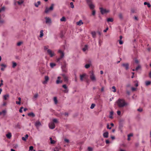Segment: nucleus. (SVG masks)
<instances>
[{"instance_id": "obj_45", "label": "nucleus", "mask_w": 151, "mask_h": 151, "mask_svg": "<svg viewBox=\"0 0 151 151\" xmlns=\"http://www.w3.org/2000/svg\"><path fill=\"white\" fill-rule=\"evenodd\" d=\"M37 4H35V6L37 7L38 6V5H39L40 4V1H38L37 2Z\"/></svg>"}, {"instance_id": "obj_62", "label": "nucleus", "mask_w": 151, "mask_h": 151, "mask_svg": "<svg viewBox=\"0 0 151 151\" xmlns=\"http://www.w3.org/2000/svg\"><path fill=\"white\" fill-rule=\"evenodd\" d=\"M104 90V87H102L101 89V92H103Z\"/></svg>"}, {"instance_id": "obj_37", "label": "nucleus", "mask_w": 151, "mask_h": 151, "mask_svg": "<svg viewBox=\"0 0 151 151\" xmlns=\"http://www.w3.org/2000/svg\"><path fill=\"white\" fill-rule=\"evenodd\" d=\"M113 21V19L112 18H108L107 19V21L108 22H112Z\"/></svg>"}, {"instance_id": "obj_13", "label": "nucleus", "mask_w": 151, "mask_h": 151, "mask_svg": "<svg viewBox=\"0 0 151 151\" xmlns=\"http://www.w3.org/2000/svg\"><path fill=\"white\" fill-rule=\"evenodd\" d=\"M86 76V74H85L80 75V79L81 81H83L84 78H86L85 77Z\"/></svg>"}, {"instance_id": "obj_10", "label": "nucleus", "mask_w": 151, "mask_h": 151, "mask_svg": "<svg viewBox=\"0 0 151 151\" xmlns=\"http://www.w3.org/2000/svg\"><path fill=\"white\" fill-rule=\"evenodd\" d=\"M45 81L42 82V83L44 84L47 83L49 80V78L48 76H45Z\"/></svg>"}, {"instance_id": "obj_20", "label": "nucleus", "mask_w": 151, "mask_h": 151, "mask_svg": "<svg viewBox=\"0 0 151 151\" xmlns=\"http://www.w3.org/2000/svg\"><path fill=\"white\" fill-rule=\"evenodd\" d=\"M91 34L92 35V37L93 38H95L96 35V32L94 31L92 32H91Z\"/></svg>"}, {"instance_id": "obj_27", "label": "nucleus", "mask_w": 151, "mask_h": 151, "mask_svg": "<svg viewBox=\"0 0 151 151\" xmlns=\"http://www.w3.org/2000/svg\"><path fill=\"white\" fill-rule=\"evenodd\" d=\"M114 112L113 111H111L110 112V115L109 117L111 119L113 118V114Z\"/></svg>"}, {"instance_id": "obj_49", "label": "nucleus", "mask_w": 151, "mask_h": 151, "mask_svg": "<svg viewBox=\"0 0 151 151\" xmlns=\"http://www.w3.org/2000/svg\"><path fill=\"white\" fill-rule=\"evenodd\" d=\"M119 18L121 19H122L123 18V16L122 14H119Z\"/></svg>"}, {"instance_id": "obj_8", "label": "nucleus", "mask_w": 151, "mask_h": 151, "mask_svg": "<svg viewBox=\"0 0 151 151\" xmlns=\"http://www.w3.org/2000/svg\"><path fill=\"white\" fill-rule=\"evenodd\" d=\"M45 19L46 20V23L47 24H50L51 23V20L50 18L49 17H45Z\"/></svg>"}, {"instance_id": "obj_7", "label": "nucleus", "mask_w": 151, "mask_h": 151, "mask_svg": "<svg viewBox=\"0 0 151 151\" xmlns=\"http://www.w3.org/2000/svg\"><path fill=\"white\" fill-rule=\"evenodd\" d=\"M47 52L51 57H52L55 55L54 52L50 49L47 50Z\"/></svg>"}, {"instance_id": "obj_63", "label": "nucleus", "mask_w": 151, "mask_h": 151, "mask_svg": "<svg viewBox=\"0 0 151 151\" xmlns=\"http://www.w3.org/2000/svg\"><path fill=\"white\" fill-rule=\"evenodd\" d=\"M106 142L107 144H109V141L108 140H106Z\"/></svg>"}, {"instance_id": "obj_28", "label": "nucleus", "mask_w": 151, "mask_h": 151, "mask_svg": "<svg viewBox=\"0 0 151 151\" xmlns=\"http://www.w3.org/2000/svg\"><path fill=\"white\" fill-rule=\"evenodd\" d=\"M50 143L51 144H54L55 143V141L54 140H52V139L51 137L50 138Z\"/></svg>"}, {"instance_id": "obj_64", "label": "nucleus", "mask_w": 151, "mask_h": 151, "mask_svg": "<svg viewBox=\"0 0 151 151\" xmlns=\"http://www.w3.org/2000/svg\"><path fill=\"white\" fill-rule=\"evenodd\" d=\"M6 104V102H4L3 104V106H5Z\"/></svg>"}, {"instance_id": "obj_60", "label": "nucleus", "mask_w": 151, "mask_h": 151, "mask_svg": "<svg viewBox=\"0 0 151 151\" xmlns=\"http://www.w3.org/2000/svg\"><path fill=\"white\" fill-rule=\"evenodd\" d=\"M1 83L0 84V87H1L2 85H3V81L1 80Z\"/></svg>"}, {"instance_id": "obj_53", "label": "nucleus", "mask_w": 151, "mask_h": 151, "mask_svg": "<svg viewBox=\"0 0 151 151\" xmlns=\"http://www.w3.org/2000/svg\"><path fill=\"white\" fill-rule=\"evenodd\" d=\"M117 113L118 115L119 116L121 114V112L120 111H117Z\"/></svg>"}, {"instance_id": "obj_1", "label": "nucleus", "mask_w": 151, "mask_h": 151, "mask_svg": "<svg viewBox=\"0 0 151 151\" xmlns=\"http://www.w3.org/2000/svg\"><path fill=\"white\" fill-rule=\"evenodd\" d=\"M116 103L118 106L120 108H123L128 105V104L125 102V100L123 99H119Z\"/></svg>"}, {"instance_id": "obj_50", "label": "nucleus", "mask_w": 151, "mask_h": 151, "mask_svg": "<svg viewBox=\"0 0 151 151\" xmlns=\"http://www.w3.org/2000/svg\"><path fill=\"white\" fill-rule=\"evenodd\" d=\"M1 66L2 67H4V68H5L6 67V65L3 63L1 64Z\"/></svg>"}, {"instance_id": "obj_18", "label": "nucleus", "mask_w": 151, "mask_h": 151, "mask_svg": "<svg viewBox=\"0 0 151 151\" xmlns=\"http://www.w3.org/2000/svg\"><path fill=\"white\" fill-rule=\"evenodd\" d=\"M6 111L5 110H3L2 111L0 112V116L3 115L4 116L5 115Z\"/></svg>"}, {"instance_id": "obj_2", "label": "nucleus", "mask_w": 151, "mask_h": 151, "mask_svg": "<svg viewBox=\"0 0 151 151\" xmlns=\"http://www.w3.org/2000/svg\"><path fill=\"white\" fill-rule=\"evenodd\" d=\"M58 122V121L57 119H54L52 120V122H51L49 124V127L51 129H53L55 127V123H57Z\"/></svg>"}, {"instance_id": "obj_61", "label": "nucleus", "mask_w": 151, "mask_h": 151, "mask_svg": "<svg viewBox=\"0 0 151 151\" xmlns=\"http://www.w3.org/2000/svg\"><path fill=\"white\" fill-rule=\"evenodd\" d=\"M64 140L65 142H66L67 143H68L69 142V140L67 139H64Z\"/></svg>"}, {"instance_id": "obj_14", "label": "nucleus", "mask_w": 151, "mask_h": 151, "mask_svg": "<svg viewBox=\"0 0 151 151\" xmlns=\"http://www.w3.org/2000/svg\"><path fill=\"white\" fill-rule=\"evenodd\" d=\"M62 87L65 89V90H64L63 92L65 93H68V90L67 89L68 88L66 85L65 84L63 85L62 86Z\"/></svg>"}, {"instance_id": "obj_23", "label": "nucleus", "mask_w": 151, "mask_h": 151, "mask_svg": "<svg viewBox=\"0 0 151 151\" xmlns=\"http://www.w3.org/2000/svg\"><path fill=\"white\" fill-rule=\"evenodd\" d=\"M6 137L9 139H10L12 137V134L10 133H9L6 134Z\"/></svg>"}, {"instance_id": "obj_56", "label": "nucleus", "mask_w": 151, "mask_h": 151, "mask_svg": "<svg viewBox=\"0 0 151 151\" xmlns=\"http://www.w3.org/2000/svg\"><path fill=\"white\" fill-rule=\"evenodd\" d=\"M133 135V134L132 133H131L128 135V137H132Z\"/></svg>"}, {"instance_id": "obj_29", "label": "nucleus", "mask_w": 151, "mask_h": 151, "mask_svg": "<svg viewBox=\"0 0 151 151\" xmlns=\"http://www.w3.org/2000/svg\"><path fill=\"white\" fill-rule=\"evenodd\" d=\"M60 21L61 22H65L66 21L65 17H63L61 19H60Z\"/></svg>"}, {"instance_id": "obj_54", "label": "nucleus", "mask_w": 151, "mask_h": 151, "mask_svg": "<svg viewBox=\"0 0 151 151\" xmlns=\"http://www.w3.org/2000/svg\"><path fill=\"white\" fill-rule=\"evenodd\" d=\"M140 68V66L139 65H138L137 67L136 68V71L138 70Z\"/></svg>"}, {"instance_id": "obj_52", "label": "nucleus", "mask_w": 151, "mask_h": 151, "mask_svg": "<svg viewBox=\"0 0 151 151\" xmlns=\"http://www.w3.org/2000/svg\"><path fill=\"white\" fill-rule=\"evenodd\" d=\"M120 44L122 45L123 44V41L122 40L119 39V40Z\"/></svg>"}, {"instance_id": "obj_9", "label": "nucleus", "mask_w": 151, "mask_h": 151, "mask_svg": "<svg viewBox=\"0 0 151 151\" xmlns=\"http://www.w3.org/2000/svg\"><path fill=\"white\" fill-rule=\"evenodd\" d=\"M129 65L128 63H123L122 65V66L124 67L126 70H127L129 69Z\"/></svg>"}, {"instance_id": "obj_39", "label": "nucleus", "mask_w": 151, "mask_h": 151, "mask_svg": "<svg viewBox=\"0 0 151 151\" xmlns=\"http://www.w3.org/2000/svg\"><path fill=\"white\" fill-rule=\"evenodd\" d=\"M88 4H90L92 3V0H86Z\"/></svg>"}, {"instance_id": "obj_31", "label": "nucleus", "mask_w": 151, "mask_h": 151, "mask_svg": "<svg viewBox=\"0 0 151 151\" xmlns=\"http://www.w3.org/2000/svg\"><path fill=\"white\" fill-rule=\"evenodd\" d=\"M43 30H41L40 31V37H42L43 36L44 34L43 33Z\"/></svg>"}, {"instance_id": "obj_58", "label": "nucleus", "mask_w": 151, "mask_h": 151, "mask_svg": "<svg viewBox=\"0 0 151 151\" xmlns=\"http://www.w3.org/2000/svg\"><path fill=\"white\" fill-rule=\"evenodd\" d=\"M22 43V42H19L17 43V45L18 46H20V45H21Z\"/></svg>"}, {"instance_id": "obj_36", "label": "nucleus", "mask_w": 151, "mask_h": 151, "mask_svg": "<svg viewBox=\"0 0 151 151\" xmlns=\"http://www.w3.org/2000/svg\"><path fill=\"white\" fill-rule=\"evenodd\" d=\"M29 151H35L33 150V147L32 146H31L29 147Z\"/></svg>"}, {"instance_id": "obj_42", "label": "nucleus", "mask_w": 151, "mask_h": 151, "mask_svg": "<svg viewBox=\"0 0 151 151\" xmlns=\"http://www.w3.org/2000/svg\"><path fill=\"white\" fill-rule=\"evenodd\" d=\"M90 66V65L89 64H87L85 65V67L87 69L89 68Z\"/></svg>"}, {"instance_id": "obj_40", "label": "nucleus", "mask_w": 151, "mask_h": 151, "mask_svg": "<svg viewBox=\"0 0 151 151\" xmlns=\"http://www.w3.org/2000/svg\"><path fill=\"white\" fill-rule=\"evenodd\" d=\"M5 10V8L4 6L2 7L0 9V13L1 12L4 11Z\"/></svg>"}, {"instance_id": "obj_4", "label": "nucleus", "mask_w": 151, "mask_h": 151, "mask_svg": "<svg viewBox=\"0 0 151 151\" xmlns=\"http://www.w3.org/2000/svg\"><path fill=\"white\" fill-rule=\"evenodd\" d=\"M91 75H90V78L92 81L95 82L96 81V78L95 75L93 72H90Z\"/></svg>"}, {"instance_id": "obj_33", "label": "nucleus", "mask_w": 151, "mask_h": 151, "mask_svg": "<svg viewBox=\"0 0 151 151\" xmlns=\"http://www.w3.org/2000/svg\"><path fill=\"white\" fill-rule=\"evenodd\" d=\"M24 2V1L22 0H21L19 1H17V2L18 3V4L19 5H20L22 4Z\"/></svg>"}, {"instance_id": "obj_34", "label": "nucleus", "mask_w": 151, "mask_h": 151, "mask_svg": "<svg viewBox=\"0 0 151 151\" xmlns=\"http://www.w3.org/2000/svg\"><path fill=\"white\" fill-rule=\"evenodd\" d=\"M50 66L51 68H53L56 65V64L53 63H51L50 64Z\"/></svg>"}, {"instance_id": "obj_3", "label": "nucleus", "mask_w": 151, "mask_h": 151, "mask_svg": "<svg viewBox=\"0 0 151 151\" xmlns=\"http://www.w3.org/2000/svg\"><path fill=\"white\" fill-rule=\"evenodd\" d=\"M58 53L60 54V57L56 59V61L59 62L64 56V54L63 52L61 50H59L58 51Z\"/></svg>"}, {"instance_id": "obj_16", "label": "nucleus", "mask_w": 151, "mask_h": 151, "mask_svg": "<svg viewBox=\"0 0 151 151\" xmlns=\"http://www.w3.org/2000/svg\"><path fill=\"white\" fill-rule=\"evenodd\" d=\"M90 9H93L95 7V6L92 3L88 5Z\"/></svg>"}, {"instance_id": "obj_17", "label": "nucleus", "mask_w": 151, "mask_h": 151, "mask_svg": "<svg viewBox=\"0 0 151 151\" xmlns=\"http://www.w3.org/2000/svg\"><path fill=\"white\" fill-rule=\"evenodd\" d=\"M109 133L107 132H106L103 133V136L104 138H108V137Z\"/></svg>"}, {"instance_id": "obj_11", "label": "nucleus", "mask_w": 151, "mask_h": 151, "mask_svg": "<svg viewBox=\"0 0 151 151\" xmlns=\"http://www.w3.org/2000/svg\"><path fill=\"white\" fill-rule=\"evenodd\" d=\"M35 126L38 128L41 125V124L39 121H37L35 122Z\"/></svg>"}, {"instance_id": "obj_55", "label": "nucleus", "mask_w": 151, "mask_h": 151, "mask_svg": "<svg viewBox=\"0 0 151 151\" xmlns=\"http://www.w3.org/2000/svg\"><path fill=\"white\" fill-rule=\"evenodd\" d=\"M108 29L109 28L108 27H107L106 29L103 31L104 32H107V31L108 30Z\"/></svg>"}, {"instance_id": "obj_24", "label": "nucleus", "mask_w": 151, "mask_h": 151, "mask_svg": "<svg viewBox=\"0 0 151 151\" xmlns=\"http://www.w3.org/2000/svg\"><path fill=\"white\" fill-rule=\"evenodd\" d=\"M28 115L29 116H32V117H34L35 116V114L33 112L29 113Z\"/></svg>"}, {"instance_id": "obj_26", "label": "nucleus", "mask_w": 151, "mask_h": 151, "mask_svg": "<svg viewBox=\"0 0 151 151\" xmlns=\"http://www.w3.org/2000/svg\"><path fill=\"white\" fill-rule=\"evenodd\" d=\"M88 49V45H85L84 47L83 48L82 50H83L85 52V51Z\"/></svg>"}, {"instance_id": "obj_25", "label": "nucleus", "mask_w": 151, "mask_h": 151, "mask_svg": "<svg viewBox=\"0 0 151 151\" xmlns=\"http://www.w3.org/2000/svg\"><path fill=\"white\" fill-rule=\"evenodd\" d=\"M9 96V95L8 94H7L4 95L3 96V98L4 100H7V98H8Z\"/></svg>"}, {"instance_id": "obj_59", "label": "nucleus", "mask_w": 151, "mask_h": 151, "mask_svg": "<svg viewBox=\"0 0 151 151\" xmlns=\"http://www.w3.org/2000/svg\"><path fill=\"white\" fill-rule=\"evenodd\" d=\"M16 104H17L20 105L21 104V101H16Z\"/></svg>"}, {"instance_id": "obj_15", "label": "nucleus", "mask_w": 151, "mask_h": 151, "mask_svg": "<svg viewBox=\"0 0 151 151\" xmlns=\"http://www.w3.org/2000/svg\"><path fill=\"white\" fill-rule=\"evenodd\" d=\"M61 78V77H60L58 76V80L56 81V83L57 84H58L59 83H62L63 81H60V80Z\"/></svg>"}, {"instance_id": "obj_19", "label": "nucleus", "mask_w": 151, "mask_h": 151, "mask_svg": "<svg viewBox=\"0 0 151 151\" xmlns=\"http://www.w3.org/2000/svg\"><path fill=\"white\" fill-rule=\"evenodd\" d=\"M76 24L77 25L80 26L83 24V22L81 20H80L76 23Z\"/></svg>"}, {"instance_id": "obj_38", "label": "nucleus", "mask_w": 151, "mask_h": 151, "mask_svg": "<svg viewBox=\"0 0 151 151\" xmlns=\"http://www.w3.org/2000/svg\"><path fill=\"white\" fill-rule=\"evenodd\" d=\"M151 82L150 81H146L145 82V84L147 86H148L150 84Z\"/></svg>"}, {"instance_id": "obj_35", "label": "nucleus", "mask_w": 151, "mask_h": 151, "mask_svg": "<svg viewBox=\"0 0 151 151\" xmlns=\"http://www.w3.org/2000/svg\"><path fill=\"white\" fill-rule=\"evenodd\" d=\"M12 67L13 68H14L17 66V64L16 63L14 62H12Z\"/></svg>"}, {"instance_id": "obj_44", "label": "nucleus", "mask_w": 151, "mask_h": 151, "mask_svg": "<svg viewBox=\"0 0 151 151\" xmlns=\"http://www.w3.org/2000/svg\"><path fill=\"white\" fill-rule=\"evenodd\" d=\"M112 89H113L114 90L112 91L114 92H115L116 91V87L114 86H113L112 87Z\"/></svg>"}, {"instance_id": "obj_51", "label": "nucleus", "mask_w": 151, "mask_h": 151, "mask_svg": "<svg viewBox=\"0 0 151 151\" xmlns=\"http://www.w3.org/2000/svg\"><path fill=\"white\" fill-rule=\"evenodd\" d=\"M102 43V41L101 40H99V46H101Z\"/></svg>"}, {"instance_id": "obj_43", "label": "nucleus", "mask_w": 151, "mask_h": 151, "mask_svg": "<svg viewBox=\"0 0 151 151\" xmlns=\"http://www.w3.org/2000/svg\"><path fill=\"white\" fill-rule=\"evenodd\" d=\"M48 46H45L44 47V49L45 50H48V48H49Z\"/></svg>"}, {"instance_id": "obj_22", "label": "nucleus", "mask_w": 151, "mask_h": 151, "mask_svg": "<svg viewBox=\"0 0 151 151\" xmlns=\"http://www.w3.org/2000/svg\"><path fill=\"white\" fill-rule=\"evenodd\" d=\"M38 96V94L37 93H36L33 96V100L34 101H35L36 100V99H37Z\"/></svg>"}, {"instance_id": "obj_57", "label": "nucleus", "mask_w": 151, "mask_h": 151, "mask_svg": "<svg viewBox=\"0 0 151 151\" xmlns=\"http://www.w3.org/2000/svg\"><path fill=\"white\" fill-rule=\"evenodd\" d=\"M137 111L139 112H142V108H139L137 109Z\"/></svg>"}, {"instance_id": "obj_6", "label": "nucleus", "mask_w": 151, "mask_h": 151, "mask_svg": "<svg viewBox=\"0 0 151 151\" xmlns=\"http://www.w3.org/2000/svg\"><path fill=\"white\" fill-rule=\"evenodd\" d=\"M99 9L101 14H102L109 12V10H106V9H103L102 7L100 8Z\"/></svg>"}, {"instance_id": "obj_12", "label": "nucleus", "mask_w": 151, "mask_h": 151, "mask_svg": "<svg viewBox=\"0 0 151 151\" xmlns=\"http://www.w3.org/2000/svg\"><path fill=\"white\" fill-rule=\"evenodd\" d=\"M62 76L63 78L64 81L66 82H67L68 81V78L67 76L65 74H62Z\"/></svg>"}, {"instance_id": "obj_5", "label": "nucleus", "mask_w": 151, "mask_h": 151, "mask_svg": "<svg viewBox=\"0 0 151 151\" xmlns=\"http://www.w3.org/2000/svg\"><path fill=\"white\" fill-rule=\"evenodd\" d=\"M54 6V4H52L49 8H48L47 7L46 8L45 10V12L46 13H47L50 11L52 10L53 9Z\"/></svg>"}, {"instance_id": "obj_32", "label": "nucleus", "mask_w": 151, "mask_h": 151, "mask_svg": "<svg viewBox=\"0 0 151 151\" xmlns=\"http://www.w3.org/2000/svg\"><path fill=\"white\" fill-rule=\"evenodd\" d=\"M144 4L145 5H147L148 7L150 8L151 7V5L149 3H147V2H145L144 3Z\"/></svg>"}, {"instance_id": "obj_46", "label": "nucleus", "mask_w": 151, "mask_h": 151, "mask_svg": "<svg viewBox=\"0 0 151 151\" xmlns=\"http://www.w3.org/2000/svg\"><path fill=\"white\" fill-rule=\"evenodd\" d=\"M95 106V104H91V106L90 107V108L91 109H93L94 107Z\"/></svg>"}, {"instance_id": "obj_48", "label": "nucleus", "mask_w": 151, "mask_h": 151, "mask_svg": "<svg viewBox=\"0 0 151 151\" xmlns=\"http://www.w3.org/2000/svg\"><path fill=\"white\" fill-rule=\"evenodd\" d=\"M96 14V11L94 10H93L92 11V15L93 16H94Z\"/></svg>"}, {"instance_id": "obj_30", "label": "nucleus", "mask_w": 151, "mask_h": 151, "mask_svg": "<svg viewBox=\"0 0 151 151\" xmlns=\"http://www.w3.org/2000/svg\"><path fill=\"white\" fill-rule=\"evenodd\" d=\"M54 102L55 104H57L58 103V100L57 99V98L56 97H55L54 98Z\"/></svg>"}, {"instance_id": "obj_41", "label": "nucleus", "mask_w": 151, "mask_h": 151, "mask_svg": "<svg viewBox=\"0 0 151 151\" xmlns=\"http://www.w3.org/2000/svg\"><path fill=\"white\" fill-rule=\"evenodd\" d=\"M87 150L88 151H93V149L91 147H88L87 148Z\"/></svg>"}, {"instance_id": "obj_47", "label": "nucleus", "mask_w": 151, "mask_h": 151, "mask_svg": "<svg viewBox=\"0 0 151 151\" xmlns=\"http://www.w3.org/2000/svg\"><path fill=\"white\" fill-rule=\"evenodd\" d=\"M70 6L72 8H74V5H73V3L72 2H71L70 4Z\"/></svg>"}, {"instance_id": "obj_21", "label": "nucleus", "mask_w": 151, "mask_h": 151, "mask_svg": "<svg viewBox=\"0 0 151 151\" xmlns=\"http://www.w3.org/2000/svg\"><path fill=\"white\" fill-rule=\"evenodd\" d=\"M28 135L27 134L25 135V137H22V139L23 140L25 141L26 140V139L28 138Z\"/></svg>"}]
</instances>
